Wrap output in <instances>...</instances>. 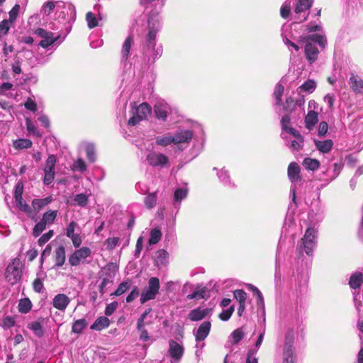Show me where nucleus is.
Here are the masks:
<instances>
[{"label": "nucleus", "mask_w": 363, "mask_h": 363, "mask_svg": "<svg viewBox=\"0 0 363 363\" xmlns=\"http://www.w3.org/2000/svg\"><path fill=\"white\" fill-rule=\"evenodd\" d=\"M283 355V363H294L292 345L290 342H286Z\"/></svg>", "instance_id": "32"}, {"label": "nucleus", "mask_w": 363, "mask_h": 363, "mask_svg": "<svg viewBox=\"0 0 363 363\" xmlns=\"http://www.w3.org/2000/svg\"><path fill=\"white\" fill-rule=\"evenodd\" d=\"M188 192L186 186L175 189L173 196V205L175 208H179L182 201L186 198Z\"/></svg>", "instance_id": "19"}, {"label": "nucleus", "mask_w": 363, "mask_h": 363, "mask_svg": "<svg viewBox=\"0 0 363 363\" xmlns=\"http://www.w3.org/2000/svg\"><path fill=\"white\" fill-rule=\"evenodd\" d=\"M233 294L235 299L239 302V303H245L247 294L243 290H235Z\"/></svg>", "instance_id": "53"}, {"label": "nucleus", "mask_w": 363, "mask_h": 363, "mask_svg": "<svg viewBox=\"0 0 363 363\" xmlns=\"http://www.w3.org/2000/svg\"><path fill=\"white\" fill-rule=\"evenodd\" d=\"M145 205L147 208H152L157 203L156 192L148 194L145 198Z\"/></svg>", "instance_id": "44"}, {"label": "nucleus", "mask_w": 363, "mask_h": 363, "mask_svg": "<svg viewBox=\"0 0 363 363\" xmlns=\"http://www.w3.org/2000/svg\"><path fill=\"white\" fill-rule=\"evenodd\" d=\"M209 312L210 310L208 308H197L191 310L189 312L188 317L191 321H198L206 317Z\"/></svg>", "instance_id": "21"}, {"label": "nucleus", "mask_w": 363, "mask_h": 363, "mask_svg": "<svg viewBox=\"0 0 363 363\" xmlns=\"http://www.w3.org/2000/svg\"><path fill=\"white\" fill-rule=\"evenodd\" d=\"M290 130V135H291L294 139L289 141L287 143V146L292 150V151H297L301 150L303 146V138L300 134V133L298 130Z\"/></svg>", "instance_id": "16"}, {"label": "nucleus", "mask_w": 363, "mask_h": 363, "mask_svg": "<svg viewBox=\"0 0 363 363\" xmlns=\"http://www.w3.org/2000/svg\"><path fill=\"white\" fill-rule=\"evenodd\" d=\"M328 130V125L325 121H321L318 127V135L325 137Z\"/></svg>", "instance_id": "55"}, {"label": "nucleus", "mask_w": 363, "mask_h": 363, "mask_svg": "<svg viewBox=\"0 0 363 363\" xmlns=\"http://www.w3.org/2000/svg\"><path fill=\"white\" fill-rule=\"evenodd\" d=\"M118 242H119V238H116V237H113V238H108L106 240V244L107 245V249L108 250H113V248H115L117 245L118 244Z\"/></svg>", "instance_id": "60"}, {"label": "nucleus", "mask_w": 363, "mask_h": 363, "mask_svg": "<svg viewBox=\"0 0 363 363\" xmlns=\"http://www.w3.org/2000/svg\"><path fill=\"white\" fill-rule=\"evenodd\" d=\"M86 19L89 28H94L98 26V21L93 13L88 12L86 15Z\"/></svg>", "instance_id": "50"}, {"label": "nucleus", "mask_w": 363, "mask_h": 363, "mask_svg": "<svg viewBox=\"0 0 363 363\" xmlns=\"http://www.w3.org/2000/svg\"><path fill=\"white\" fill-rule=\"evenodd\" d=\"M146 160L150 166L164 167L170 165L169 157L164 153L150 150L146 155Z\"/></svg>", "instance_id": "5"}, {"label": "nucleus", "mask_w": 363, "mask_h": 363, "mask_svg": "<svg viewBox=\"0 0 363 363\" xmlns=\"http://www.w3.org/2000/svg\"><path fill=\"white\" fill-rule=\"evenodd\" d=\"M155 144L162 147H166L168 145L174 144V138L172 135L167 133L162 135H159L155 138Z\"/></svg>", "instance_id": "26"}, {"label": "nucleus", "mask_w": 363, "mask_h": 363, "mask_svg": "<svg viewBox=\"0 0 363 363\" xmlns=\"http://www.w3.org/2000/svg\"><path fill=\"white\" fill-rule=\"evenodd\" d=\"M300 168L297 163L291 162L288 167V177L292 183L300 179Z\"/></svg>", "instance_id": "24"}, {"label": "nucleus", "mask_w": 363, "mask_h": 363, "mask_svg": "<svg viewBox=\"0 0 363 363\" xmlns=\"http://www.w3.org/2000/svg\"><path fill=\"white\" fill-rule=\"evenodd\" d=\"M318 121V113L313 110L308 111L304 118L305 127L309 130H313Z\"/></svg>", "instance_id": "20"}, {"label": "nucleus", "mask_w": 363, "mask_h": 363, "mask_svg": "<svg viewBox=\"0 0 363 363\" xmlns=\"http://www.w3.org/2000/svg\"><path fill=\"white\" fill-rule=\"evenodd\" d=\"M248 286L254 292V294L257 296V298H258L257 304L263 306L264 305V298H263L262 294L260 292V291L257 287H255V286H253L252 284H249Z\"/></svg>", "instance_id": "59"}, {"label": "nucleus", "mask_w": 363, "mask_h": 363, "mask_svg": "<svg viewBox=\"0 0 363 363\" xmlns=\"http://www.w3.org/2000/svg\"><path fill=\"white\" fill-rule=\"evenodd\" d=\"M351 88L360 93L363 91V80L357 75L352 74L350 78Z\"/></svg>", "instance_id": "29"}, {"label": "nucleus", "mask_w": 363, "mask_h": 363, "mask_svg": "<svg viewBox=\"0 0 363 363\" xmlns=\"http://www.w3.org/2000/svg\"><path fill=\"white\" fill-rule=\"evenodd\" d=\"M70 303V298L65 294H58L52 299V306L61 311H65Z\"/></svg>", "instance_id": "17"}, {"label": "nucleus", "mask_w": 363, "mask_h": 363, "mask_svg": "<svg viewBox=\"0 0 363 363\" xmlns=\"http://www.w3.org/2000/svg\"><path fill=\"white\" fill-rule=\"evenodd\" d=\"M231 335L233 337V343L237 344L240 340H242L244 336V333L241 329H237L233 332Z\"/></svg>", "instance_id": "61"}, {"label": "nucleus", "mask_w": 363, "mask_h": 363, "mask_svg": "<svg viewBox=\"0 0 363 363\" xmlns=\"http://www.w3.org/2000/svg\"><path fill=\"white\" fill-rule=\"evenodd\" d=\"M16 324V317L11 315L5 316L0 322V325L4 329H9Z\"/></svg>", "instance_id": "42"}, {"label": "nucleus", "mask_w": 363, "mask_h": 363, "mask_svg": "<svg viewBox=\"0 0 363 363\" xmlns=\"http://www.w3.org/2000/svg\"><path fill=\"white\" fill-rule=\"evenodd\" d=\"M20 10V6L18 4H16L12 9L9 12V20L11 22H14L16 19L18 12Z\"/></svg>", "instance_id": "63"}, {"label": "nucleus", "mask_w": 363, "mask_h": 363, "mask_svg": "<svg viewBox=\"0 0 363 363\" xmlns=\"http://www.w3.org/2000/svg\"><path fill=\"white\" fill-rule=\"evenodd\" d=\"M170 112L169 105L163 101H159L155 105V113L158 119L166 121L167 115Z\"/></svg>", "instance_id": "18"}, {"label": "nucleus", "mask_w": 363, "mask_h": 363, "mask_svg": "<svg viewBox=\"0 0 363 363\" xmlns=\"http://www.w3.org/2000/svg\"><path fill=\"white\" fill-rule=\"evenodd\" d=\"M284 86L281 84H277L275 86L274 91V96L276 100V105H280L281 101V96L284 92Z\"/></svg>", "instance_id": "46"}, {"label": "nucleus", "mask_w": 363, "mask_h": 363, "mask_svg": "<svg viewBox=\"0 0 363 363\" xmlns=\"http://www.w3.org/2000/svg\"><path fill=\"white\" fill-rule=\"evenodd\" d=\"M57 216V211H46L41 219L45 225H51L54 223Z\"/></svg>", "instance_id": "39"}, {"label": "nucleus", "mask_w": 363, "mask_h": 363, "mask_svg": "<svg viewBox=\"0 0 363 363\" xmlns=\"http://www.w3.org/2000/svg\"><path fill=\"white\" fill-rule=\"evenodd\" d=\"M74 169L84 172L86 169V166L83 160L79 158L74 163Z\"/></svg>", "instance_id": "62"}, {"label": "nucleus", "mask_w": 363, "mask_h": 363, "mask_svg": "<svg viewBox=\"0 0 363 363\" xmlns=\"http://www.w3.org/2000/svg\"><path fill=\"white\" fill-rule=\"evenodd\" d=\"M31 146L32 142L28 139H18L13 142V147L16 150L29 148Z\"/></svg>", "instance_id": "43"}, {"label": "nucleus", "mask_w": 363, "mask_h": 363, "mask_svg": "<svg viewBox=\"0 0 363 363\" xmlns=\"http://www.w3.org/2000/svg\"><path fill=\"white\" fill-rule=\"evenodd\" d=\"M28 328L31 330L34 334L38 337H41L44 335V330L43 329V326L38 321H33L30 323L28 325Z\"/></svg>", "instance_id": "37"}, {"label": "nucleus", "mask_w": 363, "mask_h": 363, "mask_svg": "<svg viewBox=\"0 0 363 363\" xmlns=\"http://www.w3.org/2000/svg\"><path fill=\"white\" fill-rule=\"evenodd\" d=\"M133 44V37L129 35L124 41L121 50V57L123 60H127L129 56V52L132 45Z\"/></svg>", "instance_id": "31"}, {"label": "nucleus", "mask_w": 363, "mask_h": 363, "mask_svg": "<svg viewBox=\"0 0 363 363\" xmlns=\"http://www.w3.org/2000/svg\"><path fill=\"white\" fill-rule=\"evenodd\" d=\"M234 311V307L232 306L229 308L223 311L220 315L219 318L224 321L229 320Z\"/></svg>", "instance_id": "58"}, {"label": "nucleus", "mask_w": 363, "mask_h": 363, "mask_svg": "<svg viewBox=\"0 0 363 363\" xmlns=\"http://www.w3.org/2000/svg\"><path fill=\"white\" fill-rule=\"evenodd\" d=\"M306 39V44L304 46V52L306 57L309 63L314 62L317 59L319 54L316 43L321 47H325L326 44L325 38L320 35L313 34L308 36Z\"/></svg>", "instance_id": "2"}, {"label": "nucleus", "mask_w": 363, "mask_h": 363, "mask_svg": "<svg viewBox=\"0 0 363 363\" xmlns=\"http://www.w3.org/2000/svg\"><path fill=\"white\" fill-rule=\"evenodd\" d=\"M155 262L157 266L165 265L168 262V252L164 250H159L156 253Z\"/></svg>", "instance_id": "35"}, {"label": "nucleus", "mask_w": 363, "mask_h": 363, "mask_svg": "<svg viewBox=\"0 0 363 363\" xmlns=\"http://www.w3.org/2000/svg\"><path fill=\"white\" fill-rule=\"evenodd\" d=\"M56 163V157L54 155H50L45 163L44 167V184L46 185L50 184L55 179V166Z\"/></svg>", "instance_id": "10"}, {"label": "nucleus", "mask_w": 363, "mask_h": 363, "mask_svg": "<svg viewBox=\"0 0 363 363\" xmlns=\"http://www.w3.org/2000/svg\"><path fill=\"white\" fill-rule=\"evenodd\" d=\"M65 249L63 246H60L55 252V267H62L65 262Z\"/></svg>", "instance_id": "28"}, {"label": "nucleus", "mask_w": 363, "mask_h": 363, "mask_svg": "<svg viewBox=\"0 0 363 363\" xmlns=\"http://www.w3.org/2000/svg\"><path fill=\"white\" fill-rule=\"evenodd\" d=\"M12 23L10 20H3L0 23V35H6L9 30Z\"/></svg>", "instance_id": "56"}, {"label": "nucleus", "mask_w": 363, "mask_h": 363, "mask_svg": "<svg viewBox=\"0 0 363 363\" xmlns=\"http://www.w3.org/2000/svg\"><path fill=\"white\" fill-rule=\"evenodd\" d=\"M72 200L74 201L73 205L84 207L88 203L89 195L86 194H78L73 196Z\"/></svg>", "instance_id": "34"}, {"label": "nucleus", "mask_w": 363, "mask_h": 363, "mask_svg": "<svg viewBox=\"0 0 363 363\" xmlns=\"http://www.w3.org/2000/svg\"><path fill=\"white\" fill-rule=\"evenodd\" d=\"M35 33L43 38V40L40 42L39 45L43 48H47L50 46L58 38V37H54L52 33L46 31L43 28H38Z\"/></svg>", "instance_id": "11"}, {"label": "nucleus", "mask_w": 363, "mask_h": 363, "mask_svg": "<svg viewBox=\"0 0 363 363\" xmlns=\"http://www.w3.org/2000/svg\"><path fill=\"white\" fill-rule=\"evenodd\" d=\"M315 147L322 153L329 152L333 146V142L332 140H319L317 139L313 140Z\"/></svg>", "instance_id": "22"}, {"label": "nucleus", "mask_w": 363, "mask_h": 363, "mask_svg": "<svg viewBox=\"0 0 363 363\" xmlns=\"http://www.w3.org/2000/svg\"><path fill=\"white\" fill-rule=\"evenodd\" d=\"M52 201L51 196H48L44 199H35L32 201V208L33 211L35 213V216L37 213L44 208L45 206L49 204Z\"/></svg>", "instance_id": "23"}, {"label": "nucleus", "mask_w": 363, "mask_h": 363, "mask_svg": "<svg viewBox=\"0 0 363 363\" xmlns=\"http://www.w3.org/2000/svg\"><path fill=\"white\" fill-rule=\"evenodd\" d=\"M151 113V106L147 103H142L138 106L134 103V105L131 106L132 116L129 118L128 124L134 126L140 121L147 119Z\"/></svg>", "instance_id": "3"}, {"label": "nucleus", "mask_w": 363, "mask_h": 363, "mask_svg": "<svg viewBox=\"0 0 363 363\" xmlns=\"http://www.w3.org/2000/svg\"><path fill=\"white\" fill-rule=\"evenodd\" d=\"M290 121L291 118L289 114L284 115L281 120V125L282 130L288 133L289 134H290V129L292 130H296V129L289 125Z\"/></svg>", "instance_id": "45"}, {"label": "nucleus", "mask_w": 363, "mask_h": 363, "mask_svg": "<svg viewBox=\"0 0 363 363\" xmlns=\"http://www.w3.org/2000/svg\"><path fill=\"white\" fill-rule=\"evenodd\" d=\"M316 87V84L313 80L308 79L301 86H299L300 91L307 93H312Z\"/></svg>", "instance_id": "41"}, {"label": "nucleus", "mask_w": 363, "mask_h": 363, "mask_svg": "<svg viewBox=\"0 0 363 363\" xmlns=\"http://www.w3.org/2000/svg\"><path fill=\"white\" fill-rule=\"evenodd\" d=\"M296 105V102H295L291 97H289L286 99V103L284 108L287 112H292L294 110Z\"/></svg>", "instance_id": "57"}, {"label": "nucleus", "mask_w": 363, "mask_h": 363, "mask_svg": "<svg viewBox=\"0 0 363 363\" xmlns=\"http://www.w3.org/2000/svg\"><path fill=\"white\" fill-rule=\"evenodd\" d=\"M363 282V274L361 272H356L353 274L350 279L349 284L353 289L360 288Z\"/></svg>", "instance_id": "30"}, {"label": "nucleus", "mask_w": 363, "mask_h": 363, "mask_svg": "<svg viewBox=\"0 0 363 363\" xmlns=\"http://www.w3.org/2000/svg\"><path fill=\"white\" fill-rule=\"evenodd\" d=\"M91 251L87 247H82L76 250L68 258L69 264L72 267L79 266L84 263L86 259L91 256Z\"/></svg>", "instance_id": "8"}, {"label": "nucleus", "mask_w": 363, "mask_h": 363, "mask_svg": "<svg viewBox=\"0 0 363 363\" xmlns=\"http://www.w3.org/2000/svg\"><path fill=\"white\" fill-rule=\"evenodd\" d=\"M32 308V303L28 298H24L19 301L18 308L20 313H27Z\"/></svg>", "instance_id": "36"}, {"label": "nucleus", "mask_w": 363, "mask_h": 363, "mask_svg": "<svg viewBox=\"0 0 363 363\" xmlns=\"http://www.w3.org/2000/svg\"><path fill=\"white\" fill-rule=\"evenodd\" d=\"M302 164L306 169L311 171H315L320 167V162L318 160L310 157L305 158Z\"/></svg>", "instance_id": "33"}, {"label": "nucleus", "mask_w": 363, "mask_h": 363, "mask_svg": "<svg viewBox=\"0 0 363 363\" xmlns=\"http://www.w3.org/2000/svg\"><path fill=\"white\" fill-rule=\"evenodd\" d=\"M130 286V284L128 281H124L118 286L114 294L116 296H121L124 294Z\"/></svg>", "instance_id": "54"}, {"label": "nucleus", "mask_w": 363, "mask_h": 363, "mask_svg": "<svg viewBox=\"0 0 363 363\" xmlns=\"http://www.w3.org/2000/svg\"><path fill=\"white\" fill-rule=\"evenodd\" d=\"M168 352L174 361L180 360L184 353V347L179 342L170 340L169 341Z\"/></svg>", "instance_id": "12"}, {"label": "nucleus", "mask_w": 363, "mask_h": 363, "mask_svg": "<svg viewBox=\"0 0 363 363\" xmlns=\"http://www.w3.org/2000/svg\"><path fill=\"white\" fill-rule=\"evenodd\" d=\"M160 289V281L157 277H152L149 279L147 286L145 287L141 294L140 302L144 303L150 300L154 299Z\"/></svg>", "instance_id": "6"}, {"label": "nucleus", "mask_w": 363, "mask_h": 363, "mask_svg": "<svg viewBox=\"0 0 363 363\" xmlns=\"http://www.w3.org/2000/svg\"><path fill=\"white\" fill-rule=\"evenodd\" d=\"M46 225L41 220L33 228V235L34 237H38L45 229Z\"/></svg>", "instance_id": "52"}, {"label": "nucleus", "mask_w": 363, "mask_h": 363, "mask_svg": "<svg viewBox=\"0 0 363 363\" xmlns=\"http://www.w3.org/2000/svg\"><path fill=\"white\" fill-rule=\"evenodd\" d=\"M211 328L209 321L203 322L196 330H194L196 341L200 342L203 341L208 335Z\"/></svg>", "instance_id": "13"}, {"label": "nucleus", "mask_w": 363, "mask_h": 363, "mask_svg": "<svg viewBox=\"0 0 363 363\" xmlns=\"http://www.w3.org/2000/svg\"><path fill=\"white\" fill-rule=\"evenodd\" d=\"M15 203L21 211L24 212L30 218L35 217V213L33 211L32 208L23 201L22 197L15 199Z\"/></svg>", "instance_id": "25"}, {"label": "nucleus", "mask_w": 363, "mask_h": 363, "mask_svg": "<svg viewBox=\"0 0 363 363\" xmlns=\"http://www.w3.org/2000/svg\"><path fill=\"white\" fill-rule=\"evenodd\" d=\"M110 320L105 316L98 318L94 323L91 325L90 328L94 330L100 331L108 327Z\"/></svg>", "instance_id": "27"}, {"label": "nucleus", "mask_w": 363, "mask_h": 363, "mask_svg": "<svg viewBox=\"0 0 363 363\" xmlns=\"http://www.w3.org/2000/svg\"><path fill=\"white\" fill-rule=\"evenodd\" d=\"M86 154L88 160L91 162H94L96 160L95 156V148L94 145L92 144H87L85 147Z\"/></svg>", "instance_id": "48"}, {"label": "nucleus", "mask_w": 363, "mask_h": 363, "mask_svg": "<svg viewBox=\"0 0 363 363\" xmlns=\"http://www.w3.org/2000/svg\"><path fill=\"white\" fill-rule=\"evenodd\" d=\"M162 238V232L158 228H154L150 231V238H149V244L150 245H155L157 244Z\"/></svg>", "instance_id": "40"}, {"label": "nucleus", "mask_w": 363, "mask_h": 363, "mask_svg": "<svg viewBox=\"0 0 363 363\" xmlns=\"http://www.w3.org/2000/svg\"><path fill=\"white\" fill-rule=\"evenodd\" d=\"M150 312V309L146 310L139 318L137 323V328L140 332V340L143 342H146L150 339L147 331L145 328V325L149 324V323H145V319Z\"/></svg>", "instance_id": "14"}, {"label": "nucleus", "mask_w": 363, "mask_h": 363, "mask_svg": "<svg viewBox=\"0 0 363 363\" xmlns=\"http://www.w3.org/2000/svg\"><path fill=\"white\" fill-rule=\"evenodd\" d=\"M21 277V269L18 260L9 264L6 271V278L11 284L17 283Z\"/></svg>", "instance_id": "9"}, {"label": "nucleus", "mask_w": 363, "mask_h": 363, "mask_svg": "<svg viewBox=\"0 0 363 363\" xmlns=\"http://www.w3.org/2000/svg\"><path fill=\"white\" fill-rule=\"evenodd\" d=\"M291 3V0H286L281 7L280 13L281 16L284 18H286L290 13Z\"/></svg>", "instance_id": "49"}, {"label": "nucleus", "mask_w": 363, "mask_h": 363, "mask_svg": "<svg viewBox=\"0 0 363 363\" xmlns=\"http://www.w3.org/2000/svg\"><path fill=\"white\" fill-rule=\"evenodd\" d=\"M256 350H250L247 352L246 363H258L257 358L255 356Z\"/></svg>", "instance_id": "64"}, {"label": "nucleus", "mask_w": 363, "mask_h": 363, "mask_svg": "<svg viewBox=\"0 0 363 363\" xmlns=\"http://www.w3.org/2000/svg\"><path fill=\"white\" fill-rule=\"evenodd\" d=\"M174 145L189 143L193 137V133L189 130H179L172 135Z\"/></svg>", "instance_id": "15"}, {"label": "nucleus", "mask_w": 363, "mask_h": 363, "mask_svg": "<svg viewBox=\"0 0 363 363\" xmlns=\"http://www.w3.org/2000/svg\"><path fill=\"white\" fill-rule=\"evenodd\" d=\"M87 323L84 318L77 320L74 322L72 331L74 333L79 334L86 327Z\"/></svg>", "instance_id": "38"}, {"label": "nucleus", "mask_w": 363, "mask_h": 363, "mask_svg": "<svg viewBox=\"0 0 363 363\" xmlns=\"http://www.w3.org/2000/svg\"><path fill=\"white\" fill-rule=\"evenodd\" d=\"M313 0H298L294 9V19L297 23L306 21L308 18V10L311 8Z\"/></svg>", "instance_id": "7"}, {"label": "nucleus", "mask_w": 363, "mask_h": 363, "mask_svg": "<svg viewBox=\"0 0 363 363\" xmlns=\"http://www.w3.org/2000/svg\"><path fill=\"white\" fill-rule=\"evenodd\" d=\"M160 27V23L159 18L150 17L148 19V33L146 37L144 50V55L147 57L148 63H153L162 53V46H156V36Z\"/></svg>", "instance_id": "1"}, {"label": "nucleus", "mask_w": 363, "mask_h": 363, "mask_svg": "<svg viewBox=\"0 0 363 363\" xmlns=\"http://www.w3.org/2000/svg\"><path fill=\"white\" fill-rule=\"evenodd\" d=\"M55 5L53 1H48L46 4L43 5L42 7V12L45 16H49L51 12L55 9Z\"/></svg>", "instance_id": "51"}, {"label": "nucleus", "mask_w": 363, "mask_h": 363, "mask_svg": "<svg viewBox=\"0 0 363 363\" xmlns=\"http://www.w3.org/2000/svg\"><path fill=\"white\" fill-rule=\"evenodd\" d=\"M316 238L317 230L314 228H308L301 239V244L298 247V251L303 250L307 255L311 256L316 245Z\"/></svg>", "instance_id": "4"}, {"label": "nucleus", "mask_w": 363, "mask_h": 363, "mask_svg": "<svg viewBox=\"0 0 363 363\" xmlns=\"http://www.w3.org/2000/svg\"><path fill=\"white\" fill-rule=\"evenodd\" d=\"M26 125L27 130L30 134L35 135L37 137H41L42 135L40 133L35 125L32 123V121L30 119H26Z\"/></svg>", "instance_id": "47"}]
</instances>
